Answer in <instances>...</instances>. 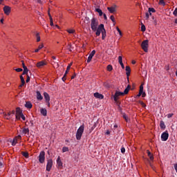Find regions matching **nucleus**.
<instances>
[{
    "mask_svg": "<svg viewBox=\"0 0 177 177\" xmlns=\"http://www.w3.org/2000/svg\"><path fill=\"white\" fill-rule=\"evenodd\" d=\"M130 89L131 85H128L127 87L124 89V92L116 91L113 95V100L115 102H118V96H124V95H128Z\"/></svg>",
    "mask_w": 177,
    "mask_h": 177,
    "instance_id": "obj_1",
    "label": "nucleus"
},
{
    "mask_svg": "<svg viewBox=\"0 0 177 177\" xmlns=\"http://www.w3.org/2000/svg\"><path fill=\"white\" fill-rule=\"evenodd\" d=\"M100 34H102V39H104V38H106V29L104 28V25L103 24H100L99 27H98V30H97V32H95V35L97 37H100Z\"/></svg>",
    "mask_w": 177,
    "mask_h": 177,
    "instance_id": "obj_2",
    "label": "nucleus"
},
{
    "mask_svg": "<svg viewBox=\"0 0 177 177\" xmlns=\"http://www.w3.org/2000/svg\"><path fill=\"white\" fill-rule=\"evenodd\" d=\"M99 20L93 17L91 19V28L93 32H97V30H99Z\"/></svg>",
    "mask_w": 177,
    "mask_h": 177,
    "instance_id": "obj_3",
    "label": "nucleus"
},
{
    "mask_svg": "<svg viewBox=\"0 0 177 177\" xmlns=\"http://www.w3.org/2000/svg\"><path fill=\"white\" fill-rule=\"evenodd\" d=\"M84 129H85V127L84 124L81 125L76 132V139L77 140H81V138H82V133H84Z\"/></svg>",
    "mask_w": 177,
    "mask_h": 177,
    "instance_id": "obj_4",
    "label": "nucleus"
},
{
    "mask_svg": "<svg viewBox=\"0 0 177 177\" xmlns=\"http://www.w3.org/2000/svg\"><path fill=\"white\" fill-rule=\"evenodd\" d=\"M141 48L144 50V52L147 53L149 52V41L144 40L141 44Z\"/></svg>",
    "mask_w": 177,
    "mask_h": 177,
    "instance_id": "obj_5",
    "label": "nucleus"
},
{
    "mask_svg": "<svg viewBox=\"0 0 177 177\" xmlns=\"http://www.w3.org/2000/svg\"><path fill=\"white\" fill-rule=\"evenodd\" d=\"M39 162H40V164H44L45 162V151H41L39 153Z\"/></svg>",
    "mask_w": 177,
    "mask_h": 177,
    "instance_id": "obj_6",
    "label": "nucleus"
},
{
    "mask_svg": "<svg viewBox=\"0 0 177 177\" xmlns=\"http://www.w3.org/2000/svg\"><path fill=\"white\" fill-rule=\"evenodd\" d=\"M168 138H169V134L168 133V131H166L162 133L161 140H162V142H167V140H168Z\"/></svg>",
    "mask_w": 177,
    "mask_h": 177,
    "instance_id": "obj_7",
    "label": "nucleus"
},
{
    "mask_svg": "<svg viewBox=\"0 0 177 177\" xmlns=\"http://www.w3.org/2000/svg\"><path fill=\"white\" fill-rule=\"evenodd\" d=\"M52 165H53V160H52V159L48 160L46 165V171H48V172L50 171V169H52Z\"/></svg>",
    "mask_w": 177,
    "mask_h": 177,
    "instance_id": "obj_8",
    "label": "nucleus"
},
{
    "mask_svg": "<svg viewBox=\"0 0 177 177\" xmlns=\"http://www.w3.org/2000/svg\"><path fill=\"white\" fill-rule=\"evenodd\" d=\"M57 167L58 169H62V168H63V162H62L60 156H58L57 159Z\"/></svg>",
    "mask_w": 177,
    "mask_h": 177,
    "instance_id": "obj_9",
    "label": "nucleus"
},
{
    "mask_svg": "<svg viewBox=\"0 0 177 177\" xmlns=\"http://www.w3.org/2000/svg\"><path fill=\"white\" fill-rule=\"evenodd\" d=\"M95 53H96V50H93L91 51V53H90V55H88V59H87V61H86L87 63H91L93 57L95 56Z\"/></svg>",
    "mask_w": 177,
    "mask_h": 177,
    "instance_id": "obj_10",
    "label": "nucleus"
},
{
    "mask_svg": "<svg viewBox=\"0 0 177 177\" xmlns=\"http://www.w3.org/2000/svg\"><path fill=\"white\" fill-rule=\"evenodd\" d=\"M10 10H11V8L9 6H5L3 7V12L5 15H6L7 16H8V15H10Z\"/></svg>",
    "mask_w": 177,
    "mask_h": 177,
    "instance_id": "obj_11",
    "label": "nucleus"
},
{
    "mask_svg": "<svg viewBox=\"0 0 177 177\" xmlns=\"http://www.w3.org/2000/svg\"><path fill=\"white\" fill-rule=\"evenodd\" d=\"M46 64H48V63L46 61L43 60V61H40V62H37L36 66L39 68H41V67H44V66H46Z\"/></svg>",
    "mask_w": 177,
    "mask_h": 177,
    "instance_id": "obj_12",
    "label": "nucleus"
},
{
    "mask_svg": "<svg viewBox=\"0 0 177 177\" xmlns=\"http://www.w3.org/2000/svg\"><path fill=\"white\" fill-rule=\"evenodd\" d=\"M93 96H94V97H96V99H100V100L104 99V95H103V94H100L99 93H95L93 94Z\"/></svg>",
    "mask_w": 177,
    "mask_h": 177,
    "instance_id": "obj_13",
    "label": "nucleus"
},
{
    "mask_svg": "<svg viewBox=\"0 0 177 177\" xmlns=\"http://www.w3.org/2000/svg\"><path fill=\"white\" fill-rule=\"evenodd\" d=\"M44 99L46 100V102L49 103V102H50V96H49V94H48V93H46V92H44Z\"/></svg>",
    "mask_w": 177,
    "mask_h": 177,
    "instance_id": "obj_14",
    "label": "nucleus"
},
{
    "mask_svg": "<svg viewBox=\"0 0 177 177\" xmlns=\"http://www.w3.org/2000/svg\"><path fill=\"white\" fill-rule=\"evenodd\" d=\"M115 8H117V6L108 7L107 10H109V12H110V13H114L115 12H117V10L115 9Z\"/></svg>",
    "mask_w": 177,
    "mask_h": 177,
    "instance_id": "obj_15",
    "label": "nucleus"
},
{
    "mask_svg": "<svg viewBox=\"0 0 177 177\" xmlns=\"http://www.w3.org/2000/svg\"><path fill=\"white\" fill-rule=\"evenodd\" d=\"M40 113L42 115H44V117H46L47 114H48V111H46V109H44L42 108L40 110Z\"/></svg>",
    "mask_w": 177,
    "mask_h": 177,
    "instance_id": "obj_16",
    "label": "nucleus"
},
{
    "mask_svg": "<svg viewBox=\"0 0 177 177\" xmlns=\"http://www.w3.org/2000/svg\"><path fill=\"white\" fill-rule=\"evenodd\" d=\"M1 114H3L4 115V118H6V120H9V117H10V112H9L8 114L5 113V112H3V111H1L0 112Z\"/></svg>",
    "mask_w": 177,
    "mask_h": 177,
    "instance_id": "obj_17",
    "label": "nucleus"
},
{
    "mask_svg": "<svg viewBox=\"0 0 177 177\" xmlns=\"http://www.w3.org/2000/svg\"><path fill=\"white\" fill-rule=\"evenodd\" d=\"M126 71L127 77H129V75H131V67H129V66H126Z\"/></svg>",
    "mask_w": 177,
    "mask_h": 177,
    "instance_id": "obj_18",
    "label": "nucleus"
},
{
    "mask_svg": "<svg viewBox=\"0 0 177 177\" xmlns=\"http://www.w3.org/2000/svg\"><path fill=\"white\" fill-rule=\"evenodd\" d=\"M36 93L37 100H42V99H44V97H42V95H41V92L37 91Z\"/></svg>",
    "mask_w": 177,
    "mask_h": 177,
    "instance_id": "obj_19",
    "label": "nucleus"
},
{
    "mask_svg": "<svg viewBox=\"0 0 177 177\" xmlns=\"http://www.w3.org/2000/svg\"><path fill=\"white\" fill-rule=\"evenodd\" d=\"M23 114V111L20 109V107H17L16 109V115H21Z\"/></svg>",
    "mask_w": 177,
    "mask_h": 177,
    "instance_id": "obj_20",
    "label": "nucleus"
},
{
    "mask_svg": "<svg viewBox=\"0 0 177 177\" xmlns=\"http://www.w3.org/2000/svg\"><path fill=\"white\" fill-rule=\"evenodd\" d=\"M142 93H143V84H141L140 86L139 93L137 95L138 97H140V96H142Z\"/></svg>",
    "mask_w": 177,
    "mask_h": 177,
    "instance_id": "obj_21",
    "label": "nucleus"
},
{
    "mask_svg": "<svg viewBox=\"0 0 177 177\" xmlns=\"http://www.w3.org/2000/svg\"><path fill=\"white\" fill-rule=\"evenodd\" d=\"M25 107H26V109H32V104H31V102H26V103L25 104Z\"/></svg>",
    "mask_w": 177,
    "mask_h": 177,
    "instance_id": "obj_22",
    "label": "nucleus"
},
{
    "mask_svg": "<svg viewBox=\"0 0 177 177\" xmlns=\"http://www.w3.org/2000/svg\"><path fill=\"white\" fill-rule=\"evenodd\" d=\"M28 68H27V66H24L22 75H28Z\"/></svg>",
    "mask_w": 177,
    "mask_h": 177,
    "instance_id": "obj_23",
    "label": "nucleus"
},
{
    "mask_svg": "<svg viewBox=\"0 0 177 177\" xmlns=\"http://www.w3.org/2000/svg\"><path fill=\"white\" fill-rule=\"evenodd\" d=\"M22 133H24V135H28L30 133V129L24 128L22 130Z\"/></svg>",
    "mask_w": 177,
    "mask_h": 177,
    "instance_id": "obj_24",
    "label": "nucleus"
},
{
    "mask_svg": "<svg viewBox=\"0 0 177 177\" xmlns=\"http://www.w3.org/2000/svg\"><path fill=\"white\" fill-rule=\"evenodd\" d=\"M160 127L161 129H165L166 126H165V123H164V121L162 120L160 121Z\"/></svg>",
    "mask_w": 177,
    "mask_h": 177,
    "instance_id": "obj_25",
    "label": "nucleus"
},
{
    "mask_svg": "<svg viewBox=\"0 0 177 177\" xmlns=\"http://www.w3.org/2000/svg\"><path fill=\"white\" fill-rule=\"evenodd\" d=\"M95 12L99 13V16H103V11H102L100 8H95Z\"/></svg>",
    "mask_w": 177,
    "mask_h": 177,
    "instance_id": "obj_26",
    "label": "nucleus"
},
{
    "mask_svg": "<svg viewBox=\"0 0 177 177\" xmlns=\"http://www.w3.org/2000/svg\"><path fill=\"white\" fill-rule=\"evenodd\" d=\"M42 48H44V44L39 45L38 46V48L35 50V53L39 52V50H41V49H42Z\"/></svg>",
    "mask_w": 177,
    "mask_h": 177,
    "instance_id": "obj_27",
    "label": "nucleus"
},
{
    "mask_svg": "<svg viewBox=\"0 0 177 177\" xmlns=\"http://www.w3.org/2000/svg\"><path fill=\"white\" fill-rule=\"evenodd\" d=\"M66 49L69 51V52H72L73 50V46L71 45V44H68V46H66Z\"/></svg>",
    "mask_w": 177,
    "mask_h": 177,
    "instance_id": "obj_28",
    "label": "nucleus"
},
{
    "mask_svg": "<svg viewBox=\"0 0 177 177\" xmlns=\"http://www.w3.org/2000/svg\"><path fill=\"white\" fill-rule=\"evenodd\" d=\"M17 138H15L12 141V146H15V145H17Z\"/></svg>",
    "mask_w": 177,
    "mask_h": 177,
    "instance_id": "obj_29",
    "label": "nucleus"
},
{
    "mask_svg": "<svg viewBox=\"0 0 177 177\" xmlns=\"http://www.w3.org/2000/svg\"><path fill=\"white\" fill-rule=\"evenodd\" d=\"M22 156H24V157H25L26 158H28V152H26V151H22L21 152Z\"/></svg>",
    "mask_w": 177,
    "mask_h": 177,
    "instance_id": "obj_30",
    "label": "nucleus"
},
{
    "mask_svg": "<svg viewBox=\"0 0 177 177\" xmlns=\"http://www.w3.org/2000/svg\"><path fill=\"white\" fill-rule=\"evenodd\" d=\"M148 12L149 13H156V9L153 8H149L148 9Z\"/></svg>",
    "mask_w": 177,
    "mask_h": 177,
    "instance_id": "obj_31",
    "label": "nucleus"
},
{
    "mask_svg": "<svg viewBox=\"0 0 177 177\" xmlns=\"http://www.w3.org/2000/svg\"><path fill=\"white\" fill-rule=\"evenodd\" d=\"M110 19L111 20V21H113V26H115V19H114V15H111L110 17Z\"/></svg>",
    "mask_w": 177,
    "mask_h": 177,
    "instance_id": "obj_32",
    "label": "nucleus"
},
{
    "mask_svg": "<svg viewBox=\"0 0 177 177\" xmlns=\"http://www.w3.org/2000/svg\"><path fill=\"white\" fill-rule=\"evenodd\" d=\"M67 32H68L69 34H74L75 32V30L74 29H69L67 30Z\"/></svg>",
    "mask_w": 177,
    "mask_h": 177,
    "instance_id": "obj_33",
    "label": "nucleus"
},
{
    "mask_svg": "<svg viewBox=\"0 0 177 177\" xmlns=\"http://www.w3.org/2000/svg\"><path fill=\"white\" fill-rule=\"evenodd\" d=\"M20 80L21 84H26V80H24V77H23V75H20Z\"/></svg>",
    "mask_w": 177,
    "mask_h": 177,
    "instance_id": "obj_34",
    "label": "nucleus"
},
{
    "mask_svg": "<svg viewBox=\"0 0 177 177\" xmlns=\"http://www.w3.org/2000/svg\"><path fill=\"white\" fill-rule=\"evenodd\" d=\"M66 151H68V147H64L62 148V153H66Z\"/></svg>",
    "mask_w": 177,
    "mask_h": 177,
    "instance_id": "obj_35",
    "label": "nucleus"
},
{
    "mask_svg": "<svg viewBox=\"0 0 177 177\" xmlns=\"http://www.w3.org/2000/svg\"><path fill=\"white\" fill-rule=\"evenodd\" d=\"M141 31H142L143 32L144 31H146V26L143 24H142V26H141Z\"/></svg>",
    "mask_w": 177,
    "mask_h": 177,
    "instance_id": "obj_36",
    "label": "nucleus"
},
{
    "mask_svg": "<svg viewBox=\"0 0 177 177\" xmlns=\"http://www.w3.org/2000/svg\"><path fill=\"white\" fill-rule=\"evenodd\" d=\"M37 37V42H39V41H41V37H39V33H37L36 35Z\"/></svg>",
    "mask_w": 177,
    "mask_h": 177,
    "instance_id": "obj_37",
    "label": "nucleus"
},
{
    "mask_svg": "<svg viewBox=\"0 0 177 177\" xmlns=\"http://www.w3.org/2000/svg\"><path fill=\"white\" fill-rule=\"evenodd\" d=\"M116 30L119 32L120 37H122V32H121V30H120V28L116 27Z\"/></svg>",
    "mask_w": 177,
    "mask_h": 177,
    "instance_id": "obj_38",
    "label": "nucleus"
},
{
    "mask_svg": "<svg viewBox=\"0 0 177 177\" xmlns=\"http://www.w3.org/2000/svg\"><path fill=\"white\" fill-rule=\"evenodd\" d=\"M106 68H107L108 71H111V70H113V66L108 65Z\"/></svg>",
    "mask_w": 177,
    "mask_h": 177,
    "instance_id": "obj_39",
    "label": "nucleus"
},
{
    "mask_svg": "<svg viewBox=\"0 0 177 177\" xmlns=\"http://www.w3.org/2000/svg\"><path fill=\"white\" fill-rule=\"evenodd\" d=\"M123 118L125 120V121H127V122H128V116L127 115V114H123Z\"/></svg>",
    "mask_w": 177,
    "mask_h": 177,
    "instance_id": "obj_40",
    "label": "nucleus"
},
{
    "mask_svg": "<svg viewBox=\"0 0 177 177\" xmlns=\"http://www.w3.org/2000/svg\"><path fill=\"white\" fill-rule=\"evenodd\" d=\"M118 62L119 64H120L121 63H122V56H119L118 57Z\"/></svg>",
    "mask_w": 177,
    "mask_h": 177,
    "instance_id": "obj_41",
    "label": "nucleus"
},
{
    "mask_svg": "<svg viewBox=\"0 0 177 177\" xmlns=\"http://www.w3.org/2000/svg\"><path fill=\"white\" fill-rule=\"evenodd\" d=\"M50 26H51V27H53V18L50 17Z\"/></svg>",
    "mask_w": 177,
    "mask_h": 177,
    "instance_id": "obj_42",
    "label": "nucleus"
},
{
    "mask_svg": "<svg viewBox=\"0 0 177 177\" xmlns=\"http://www.w3.org/2000/svg\"><path fill=\"white\" fill-rule=\"evenodd\" d=\"M15 71H17V73H21V71H23V68H18L15 69Z\"/></svg>",
    "mask_w": 177,
    "mask_h": 177,
    "instance_id": "obj_43",
    "label": "nucleus"
},
{
    "mask_svg": "<svg viewBox=\"0 0 177 177\" xmlns=\"http://www.w3.org/2000/svg\"><path fill=\"white\" fill-rule=\"evenodd\" d=\"M104 86H105V88H110V84H109V83H104Z\"/></svg>",
    "mask_w": 177,
    "mask_h": 177,
    "instance_id": "obj_44",
    "label": "nucleus"
},
{
    "mask_svg": "<svg viewBox=\"0 0 177 177\" xmlns=\"http://www.w3.org/2000/svg\"><path fill=\"white\" fill-rule=\"evenodd\" d=\"M149 16H150V15H149V12H146V13H145L146 20H149Z\"/></svg>",
    "mask_w": 177,
    "mask_h": 177,
    "instance_id": "obj_45",
    "label": "nucleus"
},
{
    "mask_svg": "<svg viewBox=\"0 0 177 177\" xmlns=\"http://www.w3.org/2000/svg\"><path fill=\"white\" fill-rule=\"evenodd\" d=\"M173 15L176 17H177V8H175L174 11L173 12Z\"/></svg>",
    "mask_w": 177,
    "mask_h": 177,
    "instance_id": "obj_46",
    "label": "nucleus"
},
{
    "mask_svg": "<svg viewBox=\"0 0 177 177\" xmlns=\"http://www.w3.org/2000/svg\"><path fill=\"white\" fill-rule=\"evenodd\" d=\"M159 3L160 5H165V2L164 1V0H160Z\"/></svg>",
    "mask_w": 177,
    "mask_h": 177,
    "instance_id": "obj_47",
    "label": "nucleus"
},
{
    "mask_svg": "<svg viewBox=\"0 0 177 177\" xmlns=\"http://www.w3.org/2000/svg\"><path fill=\"white\" fill-rule=\"evenodd\" d=\"M48 17L50 19V17H52V15H50V8H49L48 10Z\"/></svg>",
    "mask_w": 177,
    "mask_h": 177,
    "instance_id": "obj_48",
    "label": "nucleus"
},
{
    "mask_svg": "<svg viewBox=\"0 0 177 177\" xmlns=\"http://www.w3.org/2000/svg\"><path fill=\"white\" fill-rule=\"evenodd\" d=\"M21 118H22L24 121H26V116H24L23 113L21 115Z\"/></svg>",
    "mask_w": 177,
    "mask_h": 177,
    "instance_id": "obj_49",
    "label": "nucleus"
},
{
    "mask_svg": "<svg viewBox=\"0 0 177 177\" xmlns=\"http://www.w3.org/2000/svg\"><path fill=\"white\" fill-rule=\"evenodd\" d=\"M120 150H121V153H122V154H124V153H125V148L124 147H122Z\"/></svg>",
    "mask_w": 177,
    "mask_h": 177,
    "instance_id": "obj_50",
    "label": "nucleus"
},
{
    "mask_svg": "<svg viewBox=\"0 0 177 177\" xmlns=\"http://www.w3.org/2000/svg\"><path fill=\"white\" fill-rule=\"evenodd\" d=\"M174 115V113H169L167 114V118H171Z\"/></svg>",
    "mask_w": 177,
    "mask_h": 177,
    "instance_id": "obj_51",
    "label": "nucleus"
},
{
    "mask_svg": "<svg viewBox=\"0 0 177 177\" xmlns=\"http://www.w3.org/2000/svg\"><path fill=\"white\" fill-rule=\"evenodd\" d=\"M26 82H30V76L28 75H27Z\"/></svg>",
    "mask_w": 177,
    "mask_h": 177,
    "instance_id": "obj_52",
    "label": "nucleus"
},
{
    "mask_svg": "<svg viewBox=\"0 0 177 177\" xmlns=\"http://www.w3.org/2000/svg\"><path fill=\"white\" fill-rule=\"evenodd\" d=\"M147 151L148 157H150L152 156L151 152H150V151L147 150Z\"/></svg>",
    "mask_w": 177,
    "mask_h": 177,
    "instance_id": "obj_53",
    "label": "nucleus"
},
{
    "mask_svg": "<svg viewBox=\"0 0 177 177\" xmlns=\"http://www.w3.org/2000/svg\"><path fill=\"white\" fill-rule=\"evenodd\" d=\"M141 95H142V97H146V93L143 92V90H142V93Z\"/></svg>",
    "mask_w": 177,
    "mask_h": 177,
    "instance_id": "obj_54",
    "label": "nucleus"
},
{
    "mask_svg": "<svg viewBox=\"0 0 177 177\" xmlns=\"http://www.w3.org/2000/svg\"><path fill=\"white\" fill-rule=\"evenodd\" d=\"M16 120H20L21 115H16Z\"/></svg>",
    "mask_w": 177,
    "mask_h": 177,
    "instance_id": "obj_55",
    "label": "nucleus"
},
{
    "mask_svg": "<svg viewBox=\"0 0 177 177\" xmlns=\"http://www.w3.org/2000/svg\"><path fill=\"white\" fill-rule=\"evenodd\" d=\"M149 158L151 161H153L154 160V157L153 156V155H151V156H149Z\"/></svg>",
    "mask_w": 177,
    "mask_h": 177,
    "instance_id": "obj_56",
    "label": "nucleus"
},
{
    "mask_svg": "<svg viewBox=\"0 0 177 177\" xmlns=\"http://www.w3.org/2000/svg\"><path fill=\"white\" fill-rule=\"evenodd\" d=\"M68 71H68V70H66V71H65V73H64V77H67V74H68Z\"/></svg>",
    "mask_w": 177,
    "mask_h": 177,
    "instance_id": "obj_57",
    "label": "nucleus"
},
{
    "mask_svg": "<svg viewBox=\"0 0 177 177\" xmlns=\"http://www.w3.org/2000/svg\"><path fill=\"white\" fill-rule=\"evenodd\" d=\"M174 169H176V172L177 173V163L174 164Z\"/></svg>",
    "mask_w": 177,
    "mask_h": 177,
    "instance_id": "obj_58",
    "label": "nucleus"
},
{
    "mask_svg": "<svg viewBox=\"0 0 177 177\" xmlns=\"http://www.w3.org/2000/svg\"><path fill=\"white\" fill-rule=\"evenodd\" d=\"M15 138H17V140H19V139L21 140V136H20V135L17 136V137H15Z\"/></svg>",
    "mask_w": 177,
    "mask_h": 177,
    "instance_id": "obj_59",
    "label": "nucleus"
},
{
    "mask_svg": "<svg viewBox=\"0 0 177 177\" xmlns=\"http://www.w3.org/2000/svg\"><path fill=\"white\" fill-rule=\"evenodd\" d=\"M70 68H71V65H68L66 68V70H68V71H70Z\"/></svg>",
    "mask_w": 177,
    "mask_h": 177,
    "instance_id": "obj_60",
    "label": "nucleus"
},
{
    "mask_svg": "<svg viewBox=\"0 0 177 177\" xmlns=\"http://www.w3.org/2000/svg\"><path fill=\"white\" fill-rule=\"evenodd\" d=\"M30 127H34V122L30 120Z\"/></svg>",
    "mask_w": 177,
    "mask_h": 177,
    "instance_id": "obj_61",
    "label": "nucleus"
},
{
    "mask_svg": "<svg viewBox=\"0 0 177 177\" xmlns=\"http://www.w3.org/2000/svg\"><path fill=\"white\" fill-rule=\"evenodd\" d=\"M120 64L122 68H125V66H124V63L122 62V63Z\"/></svg>",
    "mask_w": 177,
    "mask_h": 177,
    "instance_id": "obj_62",
    "label": "nucleus"
},
{
    "mask_svg": "<svg viewBox=\"0 0 177 177\" xmlns=\"http://www.w3.org/2000/svg\"><path fill=\"white\" fill-rule=\"evenodd\" d=\"M103 16H104V20H107V16L106 15V14H104Z\"/></svg>",
    "mask_w": 177,
    "mask_h": 177,
    "instance_id": "obj_63",
    "label": "nucleus"
},
{
    "mask_svg": "<svg viewBox=\"0 0 177 177\" xmlns=\"http://www.w3.org/2000/svg\"><path fill=\"white\" fill-rule=\"evenodd\" d=\"M62 81H64H64H66V76H64V77H62Z\"/></svg>",
    "mask_w": 177,
    "mask_h": 177,
    "instance_id": "obj_64",
    "label": "nucleus"
}]
</instances>
